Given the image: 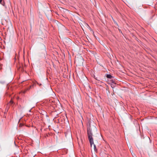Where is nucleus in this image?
I'll return each instance as SVG.
<instances>
[{"label":"nucleus","mask_w":157,"mask_h":157,"mask_svg":"<svg viewBox=\"0 0 157 157\" xmlns=\"http://www.w3.org/2000/svg\"><path fill=\"white\" fill-rule=\"evenodd\" d=\"M13 103V101H12V100H11L10 102H9V104L10 105L11 104H12Z\"/></svg>","instance_id":"20e7f679"},{"label":"nucleus","mask_w":157,"mask_h":157,"mask_svg":"<svg viewBox=\"0 0 157 157\" xmlns=\"http://www.w3.org/2000/svg\"><path fill=\"white\" fill-rule=\"evenodd\" d=\"M131 152H133V151H131Z\"/></svg>","instance_id":"9d476101"},{"label":"nucleus","mask_w":157,"mask_h":157,"mask_svg":"<svg viewBox=\"0 0 157 157\" xmlns=\"http://www.w3.org/2000/svg\"><path fill=\"white\" fill-rule=\"evenodd\" d=\"M32 87H33V85H32V86H30V88L31 87H32Z\"/></svg>","instance_id":"6e6552de"},{"label":"nucleus","mask_w":157,"mask_h":157,"mask_svg":"<svg viewBox=\"0 0 157 157\" xmlns=\"http://www.w3.org/2000/svg\"><path fill=\"white\" fill-rule=\"evenodd\" d=\"M95 78L97 80H98L97 78Z\"/></svg>","instance_id":"1a4fd4ad"},{"label":"nucleus","mask_w":157,"mask_h":157,"mask_svg":"<svg viewBox=\"0 0 157 157\" xmlns=\"http://www.w3.org/2000/svg\"><path fill=\"white\" fill-rule=\"evenodd\" d=\"M131 152H133V151H131Z\"/></svg>","instance_id":"9b49d317"},{"label":"nucleus","mask_w":157,"mask_h":157,"mask_svg":"<svg viewBox=\"0 0 157 157\" xmlns=\"http://www.w3.org/2000/svg\"><path fill=\"white\" fill-rule=\"evenodd\" d=\"M18 70L19 71H23V68L21 67V65L18 68Z\"/></svg>","instance_id":"7ed1b4c3"},{"label":"nucleus","mask_w":157,"mask_h":157,"mask_svg":"<svg viewBox=\"0 0 157 157\" xmlns=\"http://www.w3.org/2000/svg\"><path fill=\"white\" fill-rule=\"evenodd\" d=\"M2 0H0V3L2 4L3 6H5V4L4 3H2Z\"/></svg>","instance_id":"39448f33"},{"label":"nucleus","mask_w":157,"mask_h":157,"mask_svg":"<svg viewBox=\"0 0 157 157\" xmlns=\"http://www.w3.org/2000/svg\"><path fill=\"white\" fill-rule=\"evenodd\" d=\"M37 84L39 85V86H40L41 85V84H39L38 82H37Z\"/></svg>","instance_id":"0eeeda50"},{"label":"nucleus","mask_w":157,"mask_h":157,"mask_svg":"<svg viewBox=\"0 0 157 157\" xmlns=\"http://www.w3.org/2000/svg\"><path fill=\"white\" fill-rule=\"evenodd\" d=\"M106 77L110 79L112 78L113 77V76L110 75H106Z\"/></svg>","instance_id":"f03ea898"},{"label":"nucleus","mask_w":157,"mask_h":157,"mask_svg":"<svg viewBox=\"0 0 157 157\" xmlns=\"http://www.w3.org/2000/svg\"><path fill=\"white\" fill-rule=\"evenodd\" d=\"M132 156H133V157H136V155L135 154H134V153L133 154V155L132 154Z\"/></svg>","instance_id":"423d86ee"},{"label":"nucleus","mask_w":157,"mask_h":157,"mask_svg":"<svg viewBox=\"0 0 157 157\" xmlns=\"http://www.w3.org/2000/svg\"><path fill=\"white\" fill-rule=\"evenodd\" d=\"M87 133L88 135V138L90 143L91 147H92V145H94V151H97L96 147L95 144H94L93 141V139L92 137V130L90 126L87 128Z\"/></svg>","instance_id":"f257e3e1"}]
</instances>
